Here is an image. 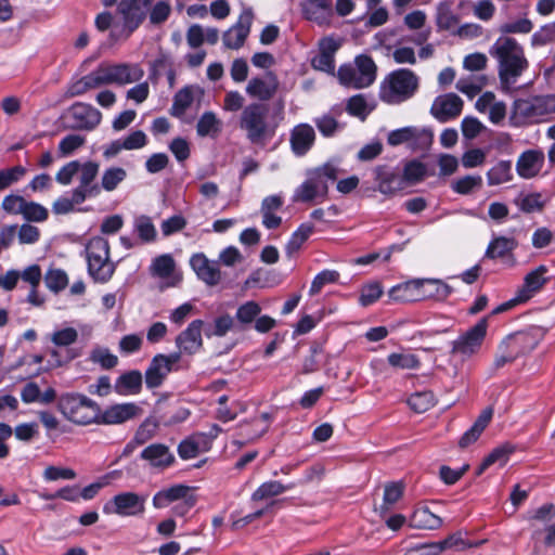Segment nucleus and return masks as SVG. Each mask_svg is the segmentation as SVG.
Listing matches in <instances>:
<instances>
[{"label":"nucleus","instance_id":"a211bd4d","mask_svg":"<svg viewBox=\"0 0 555 555\" xmlns=\"http://www.w3.org/2000/svg\"><path fill=\"white\" fill-rule=\"evenodd\" d=\"M202 320L192 321L188 327L176 337V346L179 351L176 353L193 356L203 348Z\"/></svg>","mask_w":555,"mask_h":555},{"label":"nucleus","instance_id":"6e6d98bb","mask_svg":"<svg viewBox=\"0 0 555 555\" xmlns=\"http://www.w3.org/2000/svg\"><path fill=\"white\" fill-rule=\"evenodd\" d=\"M90 361L99 364L104 370H111L118 364V358L105 347H95L91 350Z\"/></svg>","mask_w":555,"mask_h":555},{"label":"nucleus","instance_id":"2eb2a0df","mask_svg":"<svg viewBox=\"0 0 555 555\" xmlns=\"http://www.w3.org/2000/svg\"><path fill=\"white\" fill-rule=\"evenodd\" d=\"M254 21V11L251 8H244L236 23L225 30L222 35L224 48L231 50L241 49L249 36Z\"/></svg>","mask_w":555,"mask_h":555},{"label":"nucleus","instance_id":"a878e982","mask_svg":"<svg viewBox=\"0 0 555 555\" xmlns=\"http://www.w3.org/2000/svg\"><path fill=\"white\" fill-rule=\"evenodd\" d=\"M140 457L154 468H167L175 462V455L164 443H152L144 448Z\"/></svg>","mask_w":555,"mask_h":555},{"label":"nucleus","instance_id":"72a5a7b5","mask_svg":"<svg viewBox=\"0 0 555 555\" xmlns=\"http://www.w3.org/2000/svg\"><path fill=\"white\" fill-rule=\"evenodd\" d=\"M516 451V447L511 442H504L496 448H494L481 462L479 467L477 468L476 474L481 475L487 468H489L493 464H499L500 466L505 465L509 456Z\"/></svg>","mask_w":555,"mask_h":555},{"label":"nucleus","instance_id":"c85d7f7f","mask_svg":"<svg viewBox=\"0 0 555 555\" xmlns=\"http://www.w3.org/2000/svg\"><path fill=\"white\" fill-rule=\"evenodd\" d=\"M547 268L545 266H539L537 269L530 271L524 279V285L518 292L520 300L527 301L533 294L539 292L543 285L547 282L545 273Z\"/></svg>","mask_w":555,"mask_h":555},{"label":"nucleus","instance_id":"20e7f679","mask_svg":"<svg viewBox=\"0 0 555 555\" xmlns=\"http://www.w3.org/2000/svg\"><path fill=\"white\" fill-rule=\"evenodd\" d=\"M418 76L408 68H399L389 73L380 82L379 99L390 105L401 104L417 92Z\"/></svg>","mask_w":555,"mask_h":555},{"label":"nucleus","instance_id":"c9c22d12","mask_svg":"<svg viewBox=\"0 0 555 555\" xmlns=\"http://www.w3.org/2000/svg\"><path fill=\"white\" fill-rule=\"evenodd\" d=\"M452 288L440 280L421 279V298L444 300L451 294Z\"/></svg>","mask_w":555,"mask_h":555},{"label":"nucleus","instance_id":"bf43d9fd","mask_svg":"<svg viewBox=\"0 0 555 555\" xmlns=\"http://www.w3.org/2000/svg\"><path fill=\"white\" fill-rule=\"evenodd\" d=\"M404 486L402 482H390L385 486L383 504L380 512H388L390 506L397 503L403 494Z\"/></svg>","mask_w":555,"mask_h":555},{"label":"nucleus","instance_id":"4d7b16f0","mask_svg":"<svg viewBox=\"0 0 555 555\" xmlns=\"http://www.w3.org/2000/svg\"><path fill=\"white\" fill-rule=\"evenodd\" d=\"M44 283L51 292L57 294L68 285V276L62 269H49L44 274Z\"/></svg>","mask_w":555,"mask_h":555},{"label":"nucleus","instance_id":"473e14b6","mask_svg":"<svg viewBox=\"0 0 555 555\" xmlns=\"http://www.w3.org/2000/svg\"><path fill=\"white\" fill-rule=\"evenodd\" d=\"M517 109L526 117L537 120L553 114L546 95L533 98L531 101H521L517 104Z\"/></svg>","mask_w":555,"mask_h":555},{"label":"nucleus","instance_id":"6ab92c4d","mask_svg":"<svg viewBox=\"0 0 555 555\" xmlns=\"http://www.w3.org/2000/svg\"><path fill=\"white\" fill-rule=\"evenodd\" d=\"M142 409L133 402L117 403L106 408L104 411L99 410L98 424L118 425L138 417Z\"/></svg>","mask_w":555,"mask_h":555},{"label":"nucleus","instance_id":"2f4dec72","mask_svg":"<svg viewBox=\"0 0 555 555\" xmlns=\"http://www.w3.org/2000/svg\"><path fill=\"white\" fill-rule=\"evenodd\" d=\"M337 47L331 39L321 42L320 52L312 59V66L314 69L322 70L327 74H333L335 69L334 53Z\"/></svg>","mask_w":555,"mask_h":555},{"label":"nucleus","instance_id":"f3484780","mask_svg":"<svg viewBox=\"0 0 555 555\" xmlns=\"http://www.w3.org/2000/svg\"><path fill=\"white\" fill-rule=\"evenodd\" d=\"M541 338L542 333L540 328L533 327L520 331L507 336L500 345V349L508 348L518 358L533 350L539 345Z\"/></svg>","mask_w":555,"mask_h":555},{"label":"nucleus","instance_id":"39448f33","mask_svg":"<svg viewBox=\"0 0 555 555\" xmlns=\"http://www.w3.org/2000/svg\"><path fill=\"white\" fill-rule=\"evenodd\" d=\"M85 255L90 278L95 283H107L116 270L115 262L111 260L108 241L101 236L92 237L86 245Z\"/></svg>","mask_w":555,"mask_h":555},{"label":"nucleus","instance_id":"c756f323","mask_svg":"<svg viewBox=\"0 0 555 555\" xmlns=\"http://www.w3.org/2000/svg\"><path fill=\"white\" fill-rule=\"evenodd\" d=\"M302 13L309 21L319 25L328 22L332 14V7L328 0H307L302 4Z\"/></svg>","mask_w":555,"mask_h":555},{"label":"nucleus","instance_id":"dca6fc26","mask_svg":"<svg viewBox=\"0 0 555 555\" xmlns=\"http://www.w3.org/2000/svg\"><path fill=\"white\" fill-rule=\"evenodd\" d=\"M99 169V164L91 160L80 164L79 184L73 190L77 203H83L88 197H95L100 194L101 188L94 182Z\"/></svg>","mask_w":555,"mask_h":555},{"label":"nucleus","instance_id":"ddd939ff","mask_svg":"<svg viewBox=\"0 0 555 555\" xmlns=\"http://www.w3.org/2000/svg\"><path fill=\"white\" fill-rule=\"evenodd\" d=\"M280 88V80L278 75L268 70L262 75L251 77L246 87V94L257 100V102L264 103L272 100L278 93Z\"/></svg>","mask_w":555,"mask_h":555},{"label":"nucleus","instance_id":"5701e85b","mask_svg":"<svg viewBox=\"0 0 555 555\" xmlns=\"http://www.w3.org/2000/svg\"><path fill=\"white\" fill-rule=\"evenodd\" d=\"M314 142L315 131L311 125L299 124L291 130L289 144L295 156H305L312 149Z\"/></svg>","mask_w":555,"mask_h":555},{"label":"nucleus","instance_id":"0e129e2a","mask_svg":"<svg viewBox=\"0 0 555 555\" xmlns=\"http://www.w3.org/2000/svg\"><path fill=\"white\" fill-rule=\"evenodd\" d=\"M86 142V138L79 134H68L59 143V154L62 157L72 155L76 150L81 147Z\"/></svg>","mask_w":555,"mask_h":555},{"label":"nucleus","instance_id":"423d86ee","mask_svg":"<svg viewBox=\"0 0 555 555\" xmlns=\"http://www.w3.org/2000/svg\"><path fill=\"white\" fill-rule=\"evenodd\" d=\"M57 409L69 422L77 425L98 424L100 405L81 393L62 395Z\"/></svg>","mask_w":555,"mask_h":555},{"label":"nucleus","instance_id":"09e8293b","mask_svg":"<svg viewBox=\"0 0 555 555\" xmlns=\"http://www.w3.org/2000/svg\"><path fill=\"white\" fill-rule=\"evenodd\" d=\"M260 312H261L260 305L254 300H248V301L242 304L241 306H238L236 313H235V320L243 327H246L256 321V319L260 314Z\"/></svg>","mask_w":555,"mask_h":555},{"label":"nucleus","instance_id":"680f3d73","mask_svg":"<svg viewBox=\"0 0 555 555\" xmlns=\"http://www.w3.org/2000/svg\"><path fill=\"white\" fill-rule=\"evenodd\" d=\"M339 279V273L335 270H323L318 273L310 286L309 294L314 296L321 292V289L331 283H336Z\"/></svg>","mask_w":555,"mask_h":555},{"label":"nucleus","instance_id":"4be33fe9","mask_svg":"<svg viewBox=\"0 0 555 555\" xmlns=\"http://www.w3.org/2000/svg\"><path fill=\"white\" fill-rule=\"evenodd\" d=\"M153 0H121L118 11L124 17L125 26L133 31L145 18Z\"/></svg>","mask_w":555,"mask_h":555},{"label":"nucleus","instance_id":"603ef678","mask_svg":"<svg viewBox=\"0 0 555 555\" xmlns=\"http://www.w3.org/2000/svg\"><path fill=\"white\" fill-rule=\"evenodd\" d=\"M436 23L439 29L450 30L457 26L459 17L447 2H442L437 8Z\"/></svg>","mask_w":555,"mask_h":555},{"label":"nucleus","instance_id":"c03bdc74","mask_svg":"<svg viewBox=\"0 0 555 555\" xmlns=\"http://www.w3.org/2000/svg\"><path fill=\"white\" fill-rule=\"evenodd\" d=\"M486 83V76L469 75L467 77H461L456 81L455 87L460 92L466 94L469 99H473L481 91Z\"/></svg>","mask_w":555,"mask_h":555},{"label":"nucleus","instance_id":"9d476101","mask_svg":"<svg viewBox=\"0 0 555 555\" xmlns=\"http://www.w3.org/2000/svg\"><path fill=\"white\" fill-rule=\"evenodd\" d=\"M147 494L125 491L104 503L103 513L120 517H138L145 513Z\"/></svg>","mask_w":555,"mask_h":555},{"label":"nucleus","instance_id":"a18cd8bd","mask_svg":"<svg viewBox=\"0 0 555 555\" xmlns=\"http://www.w3.org/2000/svg\"><path fill=\"white\" fill-rule=\"evenodd\" d=\"M427 173L426 165L420 160L413 159L404 164L401 179L403 186L421 182Z\"/></svg>","mask_w":555,"mask_h":555},{"label":"nucleus","instance_id":"5fc2aeb1","mask_svg":"<svg viewBox=\"0 0 555 555\" xmlns=\"http://www.w3.org/2000/svg\"><path fill=\"white\" fill-rule=\"evenodd\" d=\"M482 186V178L478 175H467L452 182L451 189L462 195H467L474 190H479Z\"/></svg>","mask_w":555,"mask_h":555},{"label":"nucleus","instance_id":"ea45409f","mask_svg":"<svg viewBox=\"0 0 555 555\" xmlns=\"http://www.w3.org/2000/svg\"><path fill=\"white\" fill-rule=\"evenodd\" d=\"M294 483L283 485L278 480H270L261 483L251 494L253 501H263L270 498L278 496L287 490L294 488Z\"/></svg>","mask_w":555,"mask_h":555},{"label":"nucleus","instance_id":"7ed1b4c3","mask_svg":"<svg viewBox=\"0 0 555 555\" xmlns=\"http://www.w3.org/2000/svg\"><path fill=\"white\" fill-rule=\"evenodd\" d=\"M238 128L251 144L262 145L274 135L276 126L269 119L266 103L251 102L242 109Z\"/></svg>","mask_w":555,"mask_h":555},{"label":"nucleus","instance_id":"412c9836","mask_svg":"<svg viewBox=\"0 0 555 555\" xmlns=\"http://www.w3.org/2000/svg\"><path fill=\"white\" fill-rule=\"evenodd\" d=\"M190 266L206 285L216 286L221 282L218 262L209 260L203 253L194 254L190 259Z\"/></svg>","mask_w":555,"mask_h":555},{"label":"nucleus","instance_id":"f8f14e48","mask_svg":"<svg viewBox=\"0 0 555 555\" xmlns=\"http://www.w3.org/2000/svg\"><path fill=\"white\" fill-rule=\"evenodd\" d=\"M180 353H157L145 371V385L149 389L158 388L171 372L180 370Z\"/></svg>","mask_w":555,"mask_h":555},{"label":"nucleus","instance_id":"aec40b11","mask_svg":"<svg viewBox=\"0 0 555 555\" xmlns=\"http://www.w3.org/2000/svg\"><path fill=\"white\" fill-rule=\"evenodd\" d=\"M463 100L455 93L439 95L435 99L430 113L440 122H447L460 116Z\"/></svg>","mask_w":555,"mask_h":555},{"label":"nucleus","instance_id":"3c124183","mask_svg":"<svg viewBox=\"0 0 555 555\" xmlns=\"http://www.w3.org/2000/svg\"><path fill=\"white\" fill-rule=\"evenodd\" d=\"M193 100L194 98L191 87L182 88L173 96L170 114L178 118L182 117L186 109L192 105Z\"/></svg>","mask_w":555,"mask_h":555},{"label":"nucleus","instance_id":"f257e3e1","mask_svg":"<svg viewBox=\"0 0 555 555\" xmlns=\"http://www.w3.org/2000/svg\"><path fill=\"white\" fill-rule=\"evenodd\" d=\"M490 54L499 63V77L505 87L515 85L529 66L522 47L512 37H499L491 47Z\"/></svg>","mask_w":555,"mask_h":555},{"label":"nucleus","instance_id":"4c0bfd02","mask_svg":"<svg viewBox=\"0 0 555 555\" xmlns=\"http://www.w3.org/2000/svg\"><path fill=\"white\" fill-rule=\"evenodd\" d=\"M190 488L183 485H176L168 489H164L158 491L153 496V506L155 508H164L169 503L185 499L189 493Z\"/></svg>","mask_w":555,"mask_h":555},{"label":"nucleus","instance_id":"de8ad7c7","mask_svg":"<svg viewBox=\"0 0 555 555\" xmlns=\"http://www.w3.org/2000/svg\"><path fill=\"white\" fill-rule=\"evenodd\" d=\"M196 131L199 137H216L221 131V121L214 112H205L197 121Z\"/></svg>","mask_w":555,"mask_h":555},{"label":"nucleus","instance_id":"79ce46f5","mask_svg":"<svg viewBox=\"0 0 555 555\" xmlns=\"http://www.w3.org/2000/svg\"><path fill=\"white\" fill-rule=\"evenodd\" d=\"M513 179L512 162L500 160L487 172V182L489 185H500L509 182Z\"/></svg>","mask_w":555,"mask_h":555},{"label":"nucleus","instance_id":"4468645a","mask_svg":"<svg viewBox=\"0 0 555 555\" xmlns=\"http://www.w3.org/2000/svg\"><path fill=\"white\" fill-rule=\"evenodd\" d=\"M67 119L72 129L91 131L100 125L102 113L91 104L76 102L68 108Z\"/></svg>","mask_w":555,"mask_h":555},{"label":"nucleus","instance_id":"b1692460","mask_svg":"<svg viewBox=\"0 0 555 555\" xmlns=\"http://www.w3.org/2000/svg\"><path fill=\"white\" fill-rule=\"evenodd\" d=\"M377 190L384 195H393L404 189L401 175L398 170L386 165L377 166L374 169Z\"/></svg>","mask_w":555,"mask_h":555},{"label":"nucleus","instance_id":"6e6552de","mask_svg":"<svg viewBox=\"0 0 555 555\" xmlns=\"http://www.w3.org/2000/svg\"><path fill=\"white\" fill-rule=\"evenodd\" d=\"M376 64L366 54L358 55L354 64L341 65L338 69L339 81L347 87L362 89L371 86L376 79Z\"/></svg>","mask_w":555,"mask_h":555},{"label":"nucleus","instance_id":"9b49d317","mask_svg":"<svg viewBox=\"0 0 555 555\" xmlns=\"http://www.w3.org/2000/svg\"><path fill=\"white\" fill-rule=\"evenodd\" d=\"M434 134L430 129L408 126L388 133L387 143L390 146L406 144L414 152H425L433 143Z\"/></svg>","mask_w":555,"mask_h":555},{"label":"nucleus","instance_id":"1a4fd4ad","mask_svg":"<svg viewBox=\"0 0 555 555\" xmlns=\"http://www.w3.org/2000/svg\"><path fill=\"white\" fill-rule=\"evenodd\" d=\"M487 330L488 317H485L452 341L451 354L462 362L477 354L485 341Z\"/></svg>","mask_w":555,"mask_h":555},{"label":"nucleus","instance_id":"f03ea898","mask_svg":"<svg viewBox=\"0 0 555 555\" xmlns=\"http://www.w3.org/2000/svg\"><path fill=\"white\" fill-rule=\"evenodd\" d=\"M339 172L338 166L331 160L307 170L306 180L295 190L294 202H324L328 195V184L337 180Z\"/></svg>","mask_w":555,"mask_h":555},{"label":"nucleus","instance_id":"393cba45","mask_svg":"<svg viewBox=\"0 0 555 555\" xmlns=\"http://www.w3.org/2000/svg\"><path fill=\"white\" fill-rule=\"evenodd\" d=\"M176 262L171 255L165 254L153 259L150 273L153 276L169 280L166 286L173 287L181 282V275L175 274Z\"/></svg>","mask_w":555,"mask_h":555},{"label":"nucleus","instance_id":"a19ab883","mask_svg":"<svg viewBox=\"0 0 555 555\" xmlns=\"http://www.w3.org/2000/svg\"><path fill=\"white\" fill-rule=\"evenodd\" d=\"M133 229L141 243L149 244L156 241L157 231L149 216L141 215L135 217L133 221Z\"/></svg>","mask_w":555,"mask_h":555},{"label":"nucleus","instance_id":"bb28decb","mask_svg":"<svg viewBox=\"0 0 555 555\" xmlns=\"http://www.w3.org/2000/svg\"><path fill=\"white\" fill-rule=\"evenodd\" d=\"M544 164V153L539 150L524 152L516 164V170L521 178L530 179L535 177Z\"/></svg>","mask_w":555,"mask_h":555},{"label":"nucleus","instance_id":"cd10ccee","mask_svg":"<svg viewBox=\"0 0 555 555\" xmlns=\"http://www.w3.org/2000/svg\"><path fill=\"white\" fill-rule=\"evenodd\" d=\"M421 296V279L400 283L389 291L390 299L398 302L420 301Z\"/></svg>","mask_w":555,"mask_h":555},{"label":"nucleus","instance_id":"37998d69","mask_svg":"<svg viewBox=\"0 0 555 555\" xmlns=\"http://www.w3.org/2000/svg\"><path fill=\"white\" fill-rule=\"evenodd\" d=\"M98 88H101L100 82L98 80L95 70H92L88 75H85L81 78L69 83L66 94L70 98L79 96L87 93L90 90Z\"/></svg>","mask_w":555,"mask_h":555},{"label":"nucleus","instance_id":"e2e57ef3","mask_svg":"<svg viewBox=\"0 0 555 555\" xmlns=\"http://www.w3.org/2000/svg\"><path fill=\"white\" fill-rule=\"evenodd\" d=\"M50 339L56 347H69L77 341L78 332L74 327H64L54 331Z\"/></svg>","mask_w":555,"mask_h":555},{"label":"nucleus","instance_id":"864d4df0","mask_svg":"<svg viewBox=\"0 0 555 555\" xmlns=\"http://www.w3.org/2000/svg\"><path fill=\"white\" fill-rule=\"evenodd\" d=\"M127 178V171L121 167H109L104 170L101 178V188L107 192L116 190L119 183Z\"/></svg>","mask_w":555,"mask_h":555},{"label":"nucleus","instance_id":"58836bf2","mask_svg":"<svg viewBox=\"0 0 555 555\" xmlns=\"http://www.w3.org/2000/svg\"><path fill=\"white\" fill-rule=\"evenodd\" d=\"M411 526L417 529L435 530L442 525V519L427 507L417 508L410 518Z\"/></svg>","mask_w":555,"mask_h":555},{"label":"nucleus","instance_id":"f704fd0d","mask_svg":"<svg viewBox=\"0 0 555 555\" xmlns=\"http://www.w3.org/2000/svg\"><path fill=\"white\" fill-rule=\"evenodd\" d=\"M142 389V374L138 370H132L121 374L115 383V390L119 395H138Z\"/></svg>","mask_w":555,"mask_h":555},{"label":"nucleus","instance_id":"052dcab7","mask_svg":"<svg viewBox=\"0 0 555 555\" xmlns=\"http://www.w3.org/2000/svg\"><path fill=\"white\" fill-rule=\"evenodd\" d=\"M22 216L28 222H43L48 219L49 211L39 203L26 202Z\"/></svg>","mask_w":555,"mask_h":555},{"label":"nucleus","instance_id":"69168bd1","mask_svg":"<svg viewBox=\"0 0 555 555\" xmlns=\"http://www.w3.org/2000/svg\"><path fill=\"white\" fill-rule=\"evenodd\" d=\"M158 424L153 418H146L137 429L134 434V442L137 444H144L151 440L157 431Z\"/></svg>","mask_w":555,"mask_h":555},{"label":"nucleus","instance_id":"774afa93","mask_svg":"<svg viewBox=\"0 0 555 555\" xmlns=\"http://www.w3.org/2000/svg\"><path fill=\"white\" fill-rule=\"evenodd\" d=\"M516 204L521 211L527 214L540 211L544 206L539 193H531L517 198Z\"/></svg>","mask_w":555,"mask_h":555},{"label":"nucleus","instance_id":"0eeeda50","mask_svg":"<svg viewBox=\"0 0 555 555\" xmlns=\"http://www.w3.org/2000/svg\"><path fill=\"white\" fill-rule=\"evenodd\" d=\"M100 87L108 85L126 86L141 81L144 69L138 63L102 62L95 69Z\"/></svg>","mask_w":555,"mask_h":555},{"label":"nucleus","instance_id":"e433bc0d","mask_svg":"<svg viewBox=\"0 0 555 555\" xmlns=\"http://www.w3.org/2000/svg\"><path fill=\"white\" fill-rule=\"evenodd\" d=\"M518 243L513 237L496 236L488 245L485 257L490 259L504 258L516 249Z\"/></svg>","mask_w":555,"mask_h":555},{"label":"nucleus","instance_id":"13d9d810","mask_svg":"<svg viewBox=\"0 0 555 555\" xmlns=\"http://www.w3.org/2000/svg\"><path fill=\"white\" fill-rule=\"evenodd\" d=\"M408 404L416 413H424L435 405V396L431 391H418L409 397Z\"/></svg>","mask_w":555,"mask_h":555},{"label":"nucleus","instance_id":"338daca9","mask_svg":"<svg viewBox=\"0 0 555 555\" xmlns=\"http://www.w3.org/2000/svg\"><path fill=\"white\" fill-rule=\"evenodd\" d=\"M42 477L46 481H56L60 479L74 480L77 477V474L72 468L51 465L46 467Z\"/></svg>","mask_w":555,"mask_h":555},{"label":"nucleus","instance_id":"49530a36","mask_svg":"<svg viewBox=\"0 0 555 555\" xmlns=\"http://www.w3.org/2000/svg\"><path fill=\"white\" fill-rule=\"evenodd\" d=\"M314 225L309 222L301 223L298 229L292 234L289 241L286 244V254L292 256L294 253L298 251L302 244L309 238V236L313 233Z\"/></svg>","mask_w":555,"mask_h":555},{"label":"nucleus","instance_id":"8fccbe9b","mask_svg":"<svg viewBox=\"0 0 555 555\" xmlns=\"http://www.w3.org/2000/svg\"><path fill=\"white\" fill-rule=\"evenodd\" d=\"M387 361L390 366L400 370H416L421 365L418 357L411 352H392Z\"/></svg>","mask_w":555,"mask_h":555},{"label":"nucleus","instance_id":"7c9ffc66","mask_svg":"<svg viewBox=\"0 0 555 555\" xmlns=\"http://www.w3.org/2000/svg\"><path fill=\"white\" fill-rule=\"evenodd\" d=\"M493 415L492 408L485 409L478 418L475 421L473 426L466 430L459 440V447L462 449L467 448L472 443L476 442L486 427L489 425Z\"/></svg>","mask_w":555,"mask_h":555}]
</instances>
